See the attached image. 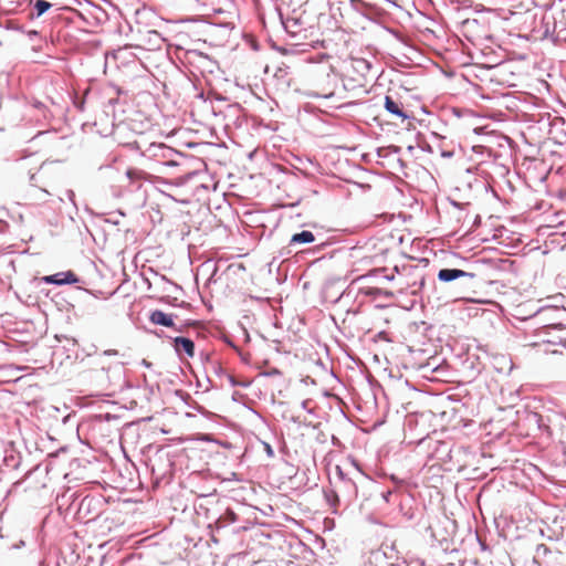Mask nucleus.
Returning a JSON list of instances; mask_svg holds the SVG:
<instances>
[{"instance_id":"f257e3e1","label":"nucleus","mask_w":566,"mask_h":566,"mask_svg":"<svg viewBox=\"0 0 566 566\" xmlns=\"http://www.w3.org/2000/svg\"><path fill=\"white\" fill-rule=\"evenodd\" d=\"M338 84V77L333 71H326L314 77L312 87L313 93L318 97L329 98L335 94Z\"/></svg>"},{"instance_id":"f03ea898","label":"nucleus","mask_w":566,"mask_h":566,"mask_svg":"<svg viewBox=\"0 0 566 566\" xmlns=\"http://www.w3.org/2000/svg\"><path fill=\"white\" fill-rule=\"evenodd\" d=\"M42 281L48 284H75L78 283L80 279L73 271L60 272L52 275H45Z\"/></svg>"},{"instance_id":"7ed1b4c3","label":"nucleus","mask_w":566,"mask_h":566,"mask_svg":"<svg viewBox=\"0 0 566 566\" xmlns=\"http://www.w3.org/2000/svg\"><path fill=\"white\" fill-rule=\"evenodd\" d=\"M474 274L459 270V269H441L438 272V279L441 282L449 283L451 281L462 277H473Z\"/></svg>"},{"instance_id":"20e7f679","label":"nucleus","mask_w":566,"mask_h":566,"mask_svg":"<svg viewBox=\"0 0 566 566\" xmlns=\"http://www.w3.org/2000/svg\"><path fill=\"white\" fill-rule=\"evenodd\" d=\"M174 348L178 353V355H186L191 358L195 355V344L190 338L187 337H176L174 339Z\"/></svg>"},{"instance_id":"39448f33","label":"nucleus","mask_w":566,"mask_h":566,"mask_svg":"<svg viewBox=\"0 0 566 566\" xmlns=\"http://www.w3.org/2000/svg\"><path fill=\"white\" fill-rule=\"evenodd\" d=\"M385 108L395 117L401 119L402 122L408 118V115L403 112V105L401 102L394 99L391 96L387 95L385 97Z\"/></svg>"},{"instance_id":"423d86ee","label":"nucleus","mask_w":566,"mask_h":566,"mask_svg":"<svg viewBox=\"0 0 566 566\" xmlns=\"http://www.w3.org/2000/svg\"><path fill=\"white\" fill-rule=\"evenodd\" d=\"M149 319L153 324H156V325H163L166 327L174 326V321H172L171 316L164 313L163 311H159V310L154 311L150 314Z\"/></svg>"},{"instance_id":"0eeeda50","label":"nucleus","mask_w":566,"mask_h":566,"mask_svg":"<svg viewBox=\"0 0 566 566\" xmlns=\"http://www.w3.org/2000/svg\"><path fill=\"white\" fill-rule=\"evenodd\" d=\"M315 237L311 231H302L292 235L290 244H305L314 242Z\"/></svg>"},{"instance_id":"6e6552de","label":"nucleus","mask_w":566,"mask_h":566,"mask_svg":"<svg viewBox=\"0 0 566 566\" xmlns=\"http://www.w3.org/2000/svg\"><path fill=\"white\" fill-rule=\"evenodd\" d=\"M51 8V3L45 0H36L34 3V9L36 11V15H42L46 10Z\"/></svg>"},{"instance_id":"1a4fd4ad","label":"nucleus","mask_w":566,"mask_h":566,"mask_svg":"<svg viewBox=\"0 0 566 566\" xmlns=\"http://www.w3.org/2000/svg\"><path fill=\"white\" fill-rule=\"evenodd\" d=\"M224 517H226L229 522H231V523L235 522V521H237V518H238L237 514H235L233 511H231V510H228V511L226 512Z\"/></svg>"},{"instance_id":"9d476101","label":"nucleus","mask_w":566,"mask_h":566,"mask_svg":"<svg viewBox=\"0 0 566 566\" xmlns=\"http://www.w3.org/2000/svg\"><path fill=\"white\" fill-rule=\"evenodd\" d=\"M127 176L133 179L135 177H139V172L135 171V170H128L127 171Z\"/></svg>"},{"instance_id":"9b49d317","label":"nucleus","mask_w":566,"mask_h":566,"mask_svg":"<svg viewBox=\"0 0 566 566\" xmlns=\"http://www.w3.org/2000/svg\"><path fill=\"white\" fill-rule=\"evenodd\" d=\"M432 536L436 537L439 542H443V541H447L446 537H441V538H438L437 534L434 533V531H432Z\"/></svg>"},{"instance_id":"f8f14e48","label":"nucleus","mask_w":566,"mask_h":566,"mask_svg":"<svg viewBox=\"0 0 566 566\" xmlns=\"http://www.w3.org/2000/svg\"><path fill=\"white\" fill-rule=\"evenodd\" d=\"M374 292L371 290L366 291V294H373Z\"/></svg>"}]
</instances>
